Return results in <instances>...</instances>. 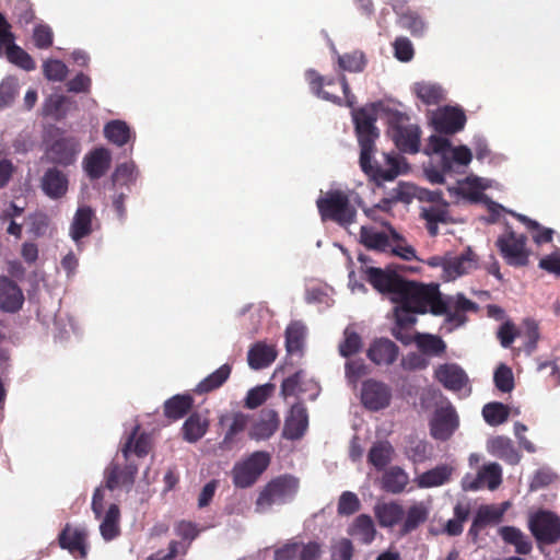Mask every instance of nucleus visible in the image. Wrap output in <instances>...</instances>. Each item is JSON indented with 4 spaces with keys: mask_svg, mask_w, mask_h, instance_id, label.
Masks as SVG:
<instances>
[{
    "mask_svg": "<svg viewBox=\"0 0 560 560\" xmlns=\"http://www.w3.org/2000/svg\"><path fill=\"white\" fill-rule=\"evenodd\" d=\"M476 257V254L468 248L462 255L451 259L445 269L451 276H462L475 267Z\"/></svg>",
    "mask_w": 560,
    "mask_h": 560,
    "instance_id": "51",
    "label": "nucleus"
},
{
    "mask_svg": "<svg viewBox=\"0 0 560 560\" xmlns=\"http://www.w3.org/2000/svg\"><path fill=\"white\" fill-rule=\"evenodd\" d=\"M270 464V455L264 451H256L244 462L236 464L232 469L233 483L236 488L252 487Z\"/></svg>",
    "mask_w": 560,
    "mask_h": 560,
    "instance_id": "7",
    "label": "nucleus"
},
{
    "mask_svg": "<svg viewBox=\"0 0 560 560\" xmlns=\"http://www.w3.org/2000/svg\"><path fill=\"white\" fill-rule=\"evenodd\" d=\"M190 395H175L164 402V416L170 420L182 419L192 407Z\"/></svg>",
    "mask_w": 560,
    "mask_h": 560,
    "instance_id": "38",
    "label": "nucleus"
},
{
    "mask_svg": "<svg viewBox=\"0 0 560 560\" xmlns=\"http://www.w3.org/2000/svg\"><path fill=\"white\" fill-rule=\"evenodd\" d=\"M488 451L493 456L510 465L520 463L522 455L515 447L513 441L506 436H495L488 442Z\"/></svg>",
    "mask_w": 560,
    "mask_h": 560,
    "instance_id": "28",
    "label": "nucleus"
},
{
    "mask_svg": "<svg viewBox=\"0 0 560 560\" xmlns=\"http://www.w3.org/2000/svg\"><path fill=\"white\" fill-rule=\"evenodd\" d=\"M413 92L425 105H438L444 100V91L441 85L431 82H417Z\"/></svg>",
    "mask_w": 560,
    "mask_h": 560,
    "instance_id": "45",
    "label": "nucleus"
},
{
    "mask_svg": "<svg viewBox=\"0 0 560 560\" xmlns=\"http://www.w3.org/2000/svg\"><path fill=\"white\" fill-rule=\"evenodd\" d=\"M300 488L299 478L285 474L271 479L259 492L256 511L265 512L273 504L282 505L291 502Z\"/></svg>",
    "mask_w": 560,
    "mask_h": 560,
    "instance_id": "5",
    "label": "nucleus"
},
{
    "mask_svg": "<svg viewBox=\"0 0 560 560\" xmlns=\"http://www.w3.org/2000/svg\"><path fill=\"white\" fill-rule=\"evenodd\" d=\"M482 416L488 424L495 427L508 420L510 416V408L502 402H489L483 406Z\"/></svg>",
    "mask_w": 560,
    "mask_h": 560,
    "instance_id": "53",
    "label": "nucleus"
},
{
    "mask_svg": "<svg viewBox=\"0 0 560 560\" xmlns=\"http://www.w3.org/2000/svg\"><path fill=\"white\" fill-rule=\"evenodd\" d=\"M120 510L117 504H110L100 525V532L104 540L110 541L120 535Z\"/></svg>",
    "mask_w": 560,
    "mask_h": 560,
    "instance_id": "41",
    "label": "nucleus"
},
{
    "mask_svg": "<svg viewBox=\"0 0 560 560\" xmlns=\"http://www.w3.org/2000/svg\"><path fill=\"white\" fill-rule=\"evenodd\" d=\"M305 338V327L299 323H291L285 329V348L289 353L300 352Z\"/></svg>",
    "mask_w": 560,
    "mask_h": 560,
    "instance_id": "54",
    "label": "nucleus"
},
{
    "mask_svg": "<svg viewBox=\"0 0 560 560\" xmlns=\"http://www.w3.org/2000/svg\"><path fill=\"white\" fill-rule=\"evenodd\" d=\"M387 162L389 164V168L384 170L378 165H373L371 160L370 166L362 171L371 177L376 186H382L384 182H392L399 175L397 160L388 156Z\"/></svg>",
    "mask_w": 560,
    "mask_h": 560,
    "instance_id": "44",
    "label": "nucleus"
},
{
    "mask_svg": "<svg viewBox=\"0 0 560 560\" xmlns=\"http://www.w3.org/2000/svg\"><path fill=\"white\" fill-rule=\"evenodd\" d=\"M408 482V474L398 466L390 467L382 476V488L389 493H401Z\"/></svg>",
    "mask_w": 560,
    "mask_h": 560,
    "instance_id": "36",
    "label": "nucleus"
},
{
    "mask_svg": "<svg viewBox=\"0 0 560 560\" xmlns=\"http://www.w3.org/2000/svg\"><path fill=\"white\" fill-rule=\"evenodd\" d=\"M451 145V141L447 138L432 135L428 140L424 152L427 154H439L443 171L452 172V161L450 160Z\"/></svg>",
    "mask_w": 560,
    "mask_h": 560,
    "instance_id": "37",
    "label": "nucleus"
},
{
    "mask_svg": "<svg viewBox=\"0 0 560 560\" xmlns=\"http://www.w3.org/2000/svg\"><path fill=\"white\" fill-rule=\"evenodd\" d=\"M338 65L341 70L349 72H362L366 67L365 55L360 50H354L338 56Z\"/></svg>",
    "mask_w": 560,
    "mask_h": 560,
    "instance_id": "57",
    "label": "nucleus"
},
{
    "mask_svg": "<svg viewBox=\"0 0 560 560\" xmlns=\"http://www.w3.org/2000/svg\"><path fill=\"white\" fill-rule=\"evenodd\" d=\"M316 207L323 222L332 221L340 226H349L355 222L357 210L343 190L327 191L316 200Z\"/></svg>",
    "mask_w": 560,
    "mask_h": 560,
    "instance_id": "3",
    "label": "nucleus"
},
{
    "mask_svg": "<svg viewBox=\"0 0 560 560\" xmlns=\"http://www.w3.org/2000/svg\"><path fill=\"white\" fill-rule=\"evenodd\" d=\"M43 72L47 80L61 82L67 77L68 68L61 60L49 59L44 62Z\"/></svg>",
    "mask_w": 560,
    "mask_h": 560,
    "instance_id": "62",
    "label": "nucleus"
},
{
    "mask_svg": "<svg viewBox=\"0 0 560 560\" xmlns=\"http://www.w3.org/2000/svg\"><path fill=\"white\" fill-rule=\"evenodd\" d=\"M393 303H400L418 312L420 315L430 312L435 316H441L446 312V300L436 283H422L415 280L405 279L397 298Z\"/></svg>",
    "mask_w": 560,
    "mask_h": 560,
    "instance_id": "1",
    "label": "nucleus"
},
{
    "mask_svg": "<svg viewBox=\"0 0 560 560\" xmlns=\"http://www.w3.org/2000/svg\"><path fill=\"white\" fill-rule=\"evenodd\" d=\"M527 525L538 548L560 542V515L556 512L539 509L529 514Z\"/></svg>",
    "mask_w": 560,
    "mask_h": 560,
    "instance_id": "6",
    "label": "nucleus"
},
{
    "mask_svg": "<svg viewBox=\"0 0 560 560\" xmlns=\"http://www.w3.org/2000/svg\"><path fill=\"white\" fill-rule=\"evenodd\" d=\"M24 304V294L20 285L7 276H0V310L4 313H18Z\"/></svg>",
    "mask_w": 560,
    "mask_h": 560,
    "instance_id": "18",
    "label": "nucleus"
},
{
    "mask_svg": "<svg viewBox=\"0 0 560 560\" xmlns=\"http://www.w3.org/2000/svg\"><path fill=\"white\" fill-rule=\"evenodd\" d=\"M506 510V503L502 506L498 505H481L476 515L475 520L485 528L489 525H497L499 524Z\"/></svg>",
    "mask_w": 560,
    "mask_h": 560,
    "instance_id": "52",
    "label": "nucleus"
},
{
    "mask_svg": "<svg viewBox=\"0 0 560 560\" xmlns=\"http://www.w3.org/2000/svg\"><path fill=\"white\" fill-rule=\"evenodd\" d=\"M80 150V142L77 138L60 137L47 148L46 156L52 164L69 166L75 162Z\"/></svg>",
    "mask_w": 560,
    "mask_h": 560,
    "instance_id": "13",
    "label": "nucleus"
},
{
    "mask_svg": "<svg viewBox=\"0 0 560 560\" xmlns=\"http://www.w3.org/2000/svg\"><path fill=\"white\" fill-rule=\"evenodd\" d=\"M130 133L129 126L122 120H112L104 127V136L118 147L128 143Z\"/></svg>",
    "mask_w": 560,
    "mask_h": 560,
    "instance_id": "48",
    "label": "nucleus"
},
{
    "mask_svg": "<svg viewBox=\"0 0 560 560\" xmlns=\"http://www.w3.org/2000/svg\"><path fill=\"white\" fill-rule=\"evenodd\" d=\"M96 220L95 211L90 206H80L70 224L69 234L79 243L93 232V222Z\"/></svg>",
    "mask_w": 560,
    "mask_h": 560,
    "instance_id": "24",
    "label": "nucleus"
},
{
    "mask_svg": "<svg viewBox=\"0 0 560 560\" xmlns=\"http://www.w3.org/2000/svg\"><path fill=\"white\" fill-rule=\"evenodd\" d=\"M389 232L392 236V247L389 248L393 254L401 257L405 260H412L416 258V249L406 243V240L402 235H400L396 230L389 226Z\"/></svg>",
    "mask_w": 560,
    "mask_h": 560,
    "instance_id": "59",
    "label": "nucleus"
},
{
    "mask_svg": "<svg viewBox=\"0 0 560 560\" xmlns=\"http://www.w3.org/2000/svg\"><path fill=\"white\" fill-rule=\"evenodd\" d=\"M430 434L436 441L445 442L459 427V418L452 405L438 408L429 422Z\"/></svg>",
    "mask_w": 560,
    "mask_h": 560,
    "instance_id": "11",
    "label": "nucleus"
},
{
    "mask_svg": "<svg viewBox=\"0 0 560 560\" xmlns=\"http://www.w3.org/2000/svg\"><path fill=\"white\" fill-rule=\"evenodd\" d=\"M306 80L310 84L311 91L318 97L329 101L334 104L341 105L342 100L335 93H331L325 90V86H331L336 84V79L330 77H324L319 74L316 70L310 69L305 73Z\"/></svg>",
    "mask_w": 560,
    "mask_h": 560,
    "instance_id": "27",
    "label": "nucleus"
},
{
    "mask_svg": "<svg viewBox=\"0 0 560 560\" xmlns=\"http://www.w3.org/2000/svg\"><path fill=\"white\" fill-rule=\"evenodd\" d=\"M415 343L418 349L428 355H442L446 350V343L444 340L435 335L431 334H415Z\"/></svg>",
    "mask_w": 560,
    "mask_h": 560,
    "instance_id": "43",
    "label": "nucleus"
},
{
    "mask_svg": "<svg viewBox=\"0 0 560 560\" xmlns=\"http://www.w3.org/2000/svg\"><path fill=\"white\" fill-rule=\"evenodd\" d=\"M364 279L371 287L382 295H386L393 303V299L397 298L399 290L405 281L396 267L387 266L385 268L366 267L363 270Z\"/></svg>",
    "mask_w": 560,
    "mask_h": 560,
    "instance_id": "8",
    "label": "nucleus"
},
{
    "mask_svg": "<svg viewBox=\"0 0 560 560\" xmlns=\"http://www.w3.org/2000/svg\"><path fill=\"white\" fill-rule=\"evenodd\" d=\"M355 133L360 144V166L365 170L370 166L375 150V140L380 132L375 122L377 120L376 106L371 104L353 112Z\"/></svg>",
    "mask_w": 560,
    "mask_h": 560,
    "instance_id": "2",
    "label": "nucleus"
},
{
    "mask_svg": "<svg viewBox=\"0 0 560 560\" xmlns=\"http://www.w3.org/2000/svg\"><path fill=\"white\" fill-rule=\"evenodd\" d=\"M232 368L225 363L205 377L196 387V393L207 394L220 388L230 377Z\"/></svg>",
    "mask_w": 560,
    "mask_h": 560,
    "instance_id": "42",
    "label": "nucleus"
},
{
    "mask_svg": "<svg viewBox=\"0 0 560 560\" xmlns=\"http://www.w3.org/2000/svg\"><path fill=\"white\" fill-rule=\"evenodd\" d=\"M58 544L75 558L88 557V532L84 527H74L67 523L58 535Z\"/></svg>",
    "mask_w": 560,
    "mask_h": 560,
    "instance_id": "12",
    "label": "nucleus"
},
{
    "mask_svg": "<svg viewBox=\"0 0 560 560\" xmlns=\"http://www.w3.org/2000/svg\"><path fill=\"white\" fill-rule=\"evenodd\" d=\"M527 237L509 231L500 236L495 245L505 262L513 267H525L528 264L529 252L526 248Z\"/></svg>",
    "mask_w": 560,
    "mask_h": 560,
    "instance_id": "9",
    "label": "nucleus"
},
{
    "mask_svg": "<svg viewBox=\"0 0 560 560\" xmlns=\"http://www.w3.org/2000/svg\"><path fill=\"white\" fill-rule=\"evenodd\" d=\"M499 535L506 545L515 548L518 555H529L533 549V544L528 536H526L520 528L515 526H502L499 528Z\"/></svg>",
    "mask_w": 560,
    "mask_h": 560,
    "instance_id": "31",
    "label": "nucleus"
},
{
    "mask_svg": "<svg viewBox=\"0 0 560 560\" xmlns=\"http://www.w3.org/2000/svg\"><path fill=\"white\" fill-rule=\"evenodd\" d=\"M349 534L352 536H359L362 544H371L376 535V529L372 517L366 514L359 515L354 520L353 525L349 530Z\"/></svg>",
    "mask_w": 560,
    "mask_h": 560,
    "instance_id": "47",
    "label": "nucleus"
},
{
    "mask_svg": "<svg viewBox=\"0 0 560 560\" xmlns=\"http://www.w3.org/2000/svg\"><path fill=\"white\" fill-rule=\"evenodd\" d=\"M404 508L396 502L383 503L375 508V516L382 527H393L404 518Z\"/></svg>",
    "mask_w": 560,
    "mask_h": 560,
    "instance_id": "39",
    "label": "nucleus"
},
{
    "mask_svg": "<svg viewBox=\"0 0 560 560\" xmlns=\"http://www.w3.org/2000/svg\"><path fill=\"white\" fill-rule=\"evenodd\" d=\"M394 304L395 305L393 307V327L412 329L418 322L417 315L420 314L415 310L407 307L400 303Z\"/></svg>",
    "mask_w": 560,
    "mask_h": 560,
    "instance_id": "55",
    "label": "nucleus"
},
{
    "mask_svg": "<svg viewBox=\"0 0 560 560\" xmlns=\"http://www.w3.org/2000/svg\"><path fill=\"white\" fill-rule=\"evenodd\" d=\"M277 358L273 346L264 342L254 343L247 353L248 365L253 370H261L269 366Z\"/></svg>",
    "mask_w": 560,
    "mask_h": 560,
    "instance_id": "30",
    "label": "nucleus"
},
{
    "mask_svg": "<svg viewBox=\"0 0 560 560\" xmlns=\"http://www.w3.org/2000/svg\"><path fill=\"white\" fill-rule=\"evenodd\" d=\"M399 353V347L394 341L381 337L371 342L366 357L376 365L389 366L396 362Z\"/></svg>",
    "mask_w": 560,
    "mask_h": 560,
    "instance_id": "19",
    "label": "nucleus"
},
{
    "mask_svg": "<svg viewBox=\"0 0 560 560\" xmlns=\"http://www.w3.org/2000/svg\"><path fill=\"white\" fill-rule=\"evenodd\" d=\"M138 427H136L132 433L127 439L126 443L121 447V454L125 462H130V454L133 453L138 457H144L150 452V439L145 433H138Z\"/></svg>",
    "mask_w": 560,
    "mask_h": 560,
    "instance_id": "34",
    "label": "nucleus"
},
{
    "mask_svg": "<svg viewBox=\"0 0 560 560\" xmlns=\"http://www.w3.org/2000/svg\"><path fill=\"white\" fill-rule=\"evenodd\" d=\"M429 517V509L423 502L412 504L407 513L401 526V533L409 534L425 523Z\"/></svg>",
    "mask_w": 560,
    "mask_h": 560,
    "instance_id": "46",
    "label": "nucleus"
},
{
    "mask_svg": "<svg viewBox=\"0 0 560 560\" xmlns=\"http://www.w3.org/2000/svg\"><path fill=\"white\" fill-rule=\"evenodd\" d=\"M345 373L348 382L355 386L360 378L368 374V368L363 360H349L345 364Z\"/></svg>",
    "mask_w": 560,
    "mask_h": 560,
    "instance_id": "63",
    "label": "nucleus"
},
{
    "mask_svg": "<svg viewBox=\"0 0 560 560\" xmlns=\"http://www.w3.org/2000/svg\"><path fill=\"white\" fill-rule=\"evenodd\" d=\"M208 428L209 420L199 412H192L182 427L183 439L196 443L207 433Z\"/></svg>",
    "mask_w": 560,
    "mask_h": 560,
    "instance_id": "32",
    "label": "nucleus"
},
{
    "mask_svg": "<svg viewBox=\"0 0 560 560\" xmlns=\"http://www.w3.org/2000/svg\"><path fill=\"white\" fill-rule=\"evenodd\" d=\"M68 177L57 167L48 168L42 179L40 187L46 196L51 199H60L68 191Z\"/></svg>",
    "mask_w": 560,
    "mask_h": 560,
    "instance_id": "25",
    "label": "nucleus"
},
{
    "mask_svg": "<svg viewBox=\"0 0 560 560\" xmlns=\"http://www.w3.org/2000/svg\"><path fill=\"white\" fill-rule=\"evenodd\" d=\"M516 219L522 222L527 230L532 233L533 241L537 245L550 243L553 237L555 231L549 228L540 225L537 221L529 219L524 214H515Z\"/></svg>",
    "mask_w": 560,
    "mask_h": 560,
    "instance_id": "49",
    "label": "nucleus"
},
{
    "mask_svg": "<svg viewBox=\"0 0 560 560\" xmlns=\"http://www.w3.org/2000/svg\"><path fill=\"white\" fill-rule=\"evenodd\" d=\"M454 468L447 464H441L429 469L416 478L419 488L428 489L440 487L451 480Z\"/></svg>",
    "mask_w": 560,
    "mask_h": 560,
    "instance_id": "29",
    "label": "nucleus"
},
{
    "mask_svg": "<svg viewBox=\"0 0 560 560\" xmlns=\"http://www.w3.org/2000/svg\"><path fill=\"white\" fill-rule=\"evenodd\" d=\"M362 348L361 336L348 326L343 331V340L339 345V353L343 358H349L358 353Z\"/></svg>",
    "mask_w": 560,
    "mask_h": 560,
    "instance_id": "58",
    "label": "nucleus"
},
{
    "mask_svg": "<svg viewBox=\"0 0 560 560\" xmlns=\"http://www.w3.org/2000/svg\"><path fill=\"white\" fill-rule=\"evenodd\" d=\"M390 399V388L383 382L372 378L363 382L361 401L366 409L371 411L382 410L389 406Z\"/></svg>",
    "mask_w": 560,
    "mask_h": 560,
    "instance_id": "15",
    "label": "nucleus"
},
{
    "mask_svg": "<svg viewBox=\"0 0 560 560\" xmlns=\"http://www.w3.org/2000/svg\"><path fill=\"white\" fill-rule=\"evenodd\" d=\"M361 508L360 500L354 492L345 491L339 497L337 512L341 516H350Z\"/></svg>",
    "mask_w": 560,
    "mask_h": 560,
    "instance_id": "61",
    "label": "nucleus"
},
{
    "mask_svg": "<svg viewBox=\"0 0 560 560\" xmlns=\"http://www.w3.org/2000/svg\"><path fill=\"white\" fill-rule=\"evenodd\" d=\"M392 236L389 237L385 232H380L374 228L361 226L360 242L368 249L377 252H387L392 247Z\"/></svg>",
    "mask_w": 560,
    "mask_h": 560,
    "instance_id": "33",
    "label": "nucleus"
},
{
    "mask_svg": "<svg viewBox=\"0 0 560 560\" xmlns=\"http://www.w3.org/2000/svg\"><path fill=\"white\" fill-rule=\"evenodd\" d=\"M466 120L462 108L445 106L436 112L432 118V125L439 133L454 135L464 129Z\"/></svg>",
    "mask_w": 560,
    "mask_h": 560,
    "instance_id": "16",
    "label": "nucleus"
},
{
    "mask_svg": "<svg viewBox=\"0 0 560 560\" xmlns=\"http://www.w3.org/2000/svg\"><path fill=\"white\" fill-rule=\"evenodd\" d=\"M394 12L397 14V24L410 32L415 37L422 36L425 31L423 18L413 10L404 9L405 0H394L392 3Z\"/></svg>",
    "mask_w": 560,
    "mask_h": 560,
    "instance_id": "21",
    "label": "nucleus"
},
{
    "mask_svg": "<svg viewBox=\"0 0 560 560\" xmlns=\"http://www.w3.org/2000/svg\"><path fill=\"white\" fill-rule=\"evenodd\" d=\"M394 447L388 441H380L372 445L368 462L377 470H383L393 459Z\"/></svg>",
    "mask_w": 560,
    "mask_h": 560,
    "instance_id": "40",
    "label": "nucleus"
},
{
    "mask_svg": "<svg viewBox=\"0 0 560 560\" xmlns=\"http://www.w3.org/2000/svg\"><path fill=\"white\" fill-rule=\"evenodd\" d=\"M250 428L248 435L252 440L264 441L270 439L280 427L279 413L271 408H262L258 413L249 418Z\"/></svg>",
    "mask_w": 560,
    "mask_h": 560,
    "instance_id": "14",
    "label": "nucleus"
},
{
    "mask_svg": "<svg viewBox=\"0 0 560 560\" xmlns=\"http://www.w3.org/2000/svg\"><path fill=\"white\" fill-rule=\"evenodd\" d=\"M486 482L490 490L497 489L502 482V469L499 464L485 465L478 472L477 480L471 483L470 489H478L477 482Z\"/></svg>",
    "mask_w": 560,
    "mask_h": 560,
    "instance_id": "50",
    "label": "nucleus"
},
{
    "mask_svg": "<svg viewBox=\"0 0 560 560\" xmlns=\"http://www.w3.org/2000/svg\"><path fill=\"white\" fill-rule=\"evenodd\" d=\"M136 165L131 163L119 164L112 175L113 184L129 185L136 180Z\"/></svg>",
    "mask_w": 560,
    "mask_h": 560,
    "instance_id": "64",
    "label": "nucleus"
},
{
    "mask_svg": "<svg viewBox=\"0 0 560 560\" xmlns=\"http://www.w3.org/2000/svg\"><path fill=\"white\" fill-rule=\"evenodd\" d=\"M5 52L8 60L21 69L32 71L36 68V63L31 55L20 46L15 45L14 42L9 45Z\"/></svg>",
    "mask_w": 560,
    "mask_h": 560,
    "instance_id": "56",
    "label": "nucleus"
},
{
    "mask_svg": "<svg viewBox=\"0 0 560 560\" xmlns=\"http://www.w3.org/2000/svg\"><path fill=\"white\" fill-rule=\"evenodd\" d=\"M249 423V416L243 412H225L219 416L218 425L224 430V436L219 443L221 451H232L240 442L241 434Z\"/></svg>",
    "mask_w": 560,
    "mask_h": 560,
    "instance_id": "10",
    "label": "nucleus"
},
{
    "mask_svg": "<svg viewBox=\"0 0 560 560\" xmlns=\"http://www.w3.org/2000/svg\"><path fill=\"white\" fill-rule=\"evenodd\" d=\"M435 378L448 390L459 392L468 383L466 372L455 363H444L434 372Z\"/></svg>",
    "mask_w": 560,
    "mask_h": 560,
    "instance_id": "22",
    "label": "nucleus"
},
{
    "mask_svg": "<svg viewBox=\"0 0 560 560\" xmlns=\"http://www.w3.org/2000/svg\"><path fill=\"white\" fill-rule=\"evenodd\" d=\"M308 427L307 409L302 402L294 404L285 418L282 435L288 440H299Z\"/></svg>",
    "mask_w": 560,
    "mask_h": 560,
    "instance_id": "20",
    "label": "nucleus"
},
{
    "mask_svg": "<svg viewBox=\"0 0 560 560\" xmlns=\"http://www.w3.org/2000/svg\"><path fill=\"white\" fill-rule=\"evenodd\" d=\"M112 155L105 148H96L83 159V168L92 180L103 177L110 167Z\"/></svg>",
    "mask_w": 560,
    "mask_h": 560,
    "instance_id": "23",
    "label": "nucleus"
},
{
    "mask_svg": "<svg viewBox=\"0 0 560 560\" xmlns=\"http://www.w3.org/2000/svg\"><path fill=\"white\" fill-rule=\"evenodd\" d=\"M388 135L400 152L407 154L419 152L421 129L417 124L411 122L407 114L388 110Z\"/></svg>",
    "mask_w": 560,
    "mask_h": 560,
    "instance_id": "4",
    "label": "nucleus"
},
{
    "mask_svg": "<svg viewBox=\"0 0 560 560\" xmlns=\"http://www.w3.org/2000/svg\"><path fill=\"white\" fill-rule=\"evenodd\" d=\"M137 472L138 466L132 462H126L124 467L112 462L105 469V487L110 491L120 487L130 489L135 483Z\"/></svg>",
    "mask_w": 560,
    "mask_h": 560,
    "instance_id": "17",
    "label": "nucleus"
},
{
    "mask_svg": "<svg viewBox=\"0 0 560 560\" xmlns=\"http://www.w3.org/2000/svg\"><path fill=\"white\" fill-rule=\"evenodd\" d=\"M493 382L502 393H510L514 388V376L511 368L501 363L494 371Z\"/></svg>",
    "mask_w": 560,
    "mask_h": 560,
    "instance_id": "60",
    "label": "nucleus"
},
{
    "mask_svg": "<svg viewBox=\"0 0 560 560\" xmlns=\"http://www.w3.org/2000/svg\"><path fill=\"white\" fill-rule=\"evenodd\" d=\"M404 454L412 464H422L432 458L433 446L424 439L408 435L405 440Z\"/></svg>",
    "mask_w": 560,
    "mask_h": 560,
    "instance_id": "26",
    "label": "nucleus"
},
{
    "mask_svg": "<svg viewBox=\"0 0 560 560\" xmlns=\"http://www.w3.org/2000/svg\"><path fill=\"white\" fill-rule=\"evenodd\" d=\"M421 217L427 221V230L431 236L439 234V223L451 222L447 205L424 207Z\"/></svg>",
    "mask_w": 560,
    "mask_h": 560,
    "instance_id": "35",
    "label": "nucleus"
}]
</instances>
